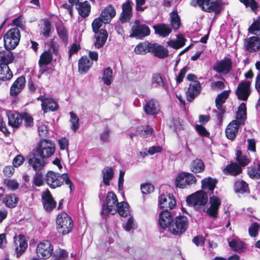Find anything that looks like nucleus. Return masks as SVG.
<instances>
[{"instance_id": "f257e3e1", "label": "nucleus", "mask_w": 260, "mask_h": 260, "mask_svg": "<svg viewBox=\"0 0 260 260\" xmlns=\"http://www.w3.org/2000/svg\"><path fill=\"white\" fill-rule=\"evenodd\" d=\"M246 118V107L244 103H241L236 114V119L232 120L225 129L226 137L230 140H234L238 132L240 125H244Z\"/></svg>"}, {"instance_id": "f03ea898", "label": "nucleus", "mask_w": 260, "mask_h": 260, "mask_svg": "<svg viewBox=\"0 0 260 260\" xmlns=\"http://www.w3.org/2000/svg\"><path fill=\"white\" fill-rule=\"evenodd\" d=\"M44 180L47 184L53 189L60 187L65 182L66 184L69 185L71 191L72 190V183L68 174L64 173L61 175L49 171L46 174Z\"/></svg>"}, {"instance_id": "7ed1b4c3", "label": "nucleus", "mask_w": 260, "mask_h": 260, "mask_svg": "<svg viewBox=\"0 0 260 260\" xmlns=\"http://www.w3.org/2000/svg\"><path fill=\"white\" fill-rule=\"evenodd\" d=\"M190 4L196 7L199 6L202 10L207 12H215L216 14H219L225 5L222 0H192Z\"/></svg>"}, {"instance_id": "20e7f679", "label": "nucleus", "mask_w": 260, "mask_h": 260, "mask_svg": "<svg viewBox=\"0 0 260 260\" xmlns=\"http://www.w3.org/2000/svg\"><path fill=\"white\" fill-rule=\"evenodd\" d=\"M186 202L192 206L196 210L200 212L205 211V207L208 202V196L203 190L198 191L188 196Z\"/></svg>"}, {"instance_id": "39448f33", "label": "nucleus", "mask_w": 260, "mask_h": 260, "mask_svg": "<svg viewBox=\"0 0 260 260\" xmlns=\"http://www.w3.org/2000/svg\"><path fill=\"white\" fill-rule=\"evenodd\" d=\"M72 218L66 213L62 212L58 215L56 219V229L58 232L63 235L70 233L73 227Z\"/></svg>"}, {"instance_id": "423d86ee", "label": "nucleus", "mask_w": 260, "mask_h": 260, "mask_svg": "<svg viewBox=\"0 0 260 260\" xmlns=\"http://www.w3.org/2000/svg\"><path fill=\"white\" fill-rule=\"evenodd\" d=\"M188 225V221L186 217L177 216L169 224V231L174 235H180L186 231Z\"/></svg>"}, {"instance_id": "0eeeda50", "label": "nucleus", "mask_w": 260, "mask_h": 260, "mask_svg": "<svg viewBox=\"0 0 260 260\" xmlns=\"http://www.w3.org/2000/svg\"><path fill=\"white\" fill-rule=\"evenodd\" d=\"M20 39V33L18 28L9 30L4 37V45L7 50H12L18 45Z\"/></svg>"}, {"instance_id": "6e6552de", "label": "nucleus", "mask_w": 260, "mask_h": 260, "mask_svg": "<svg viewBox=\"0 0 260 260\" xmlns=\"http://www.w3.org/2000/svg\"><path fill=\"white\" fill-rule=\"evenodd\" d=\"M55 149V145L51 141L44 139L38 144L33 151L47 160L53 154Z\"/></svg>"}, {"instance_id": "1a4fd4ad", "label": "nucleus", "mask_w": 260, "mask_h": 260, "mask_svg": "<svg viewBox=\"0 0 260 260\" xmlns=\"http://www.w3.org/2000/svg\"><path fill=\"white\" fill-rule=\"evenodd\" d=\"M229 95V92L228 90H225L219 94L215 99L217 110H214V112L216 113V118L219 124L222 123L223 116L225 112V107L222 105L225 102Z\"/></svg>"}, {"instance_id": "9d476101", "label": "nucleus", "mask_w": 260, "mask_h": 260, "mask_svg": "<svg viewBox=\"0 0 260 260\" xmlns=\"http://www.w3.org/2000/svg\"><path fill=\"white\" fill-rule=\"evenodd\" d=\"M118 203L115 194L113 192H109L107 196L106 204L103 205L102 210L101 212V215L105 216L108 213L114 214Z\"/></svg>"}, {"instance_id": "9b49d317", "label": "nucleus", "mask_w": 260, "mask_h": 260, "mask_svg": "<svg viewBox=\"0 0 260 260\" xmlns=\"http://www.w3.org/2000/svg\"><path fill=\"white\" fill-rule=\"evenodd\" d=\"M28 162L36 172H40L43 170L48 163L47 160L46 158L34 151L29 154Z\"/></svg>"}, {"instance_id": "f8f14e48", "label": "nucleus", "mask_w": 260, "mask_h": 260, "mask_svg": "<svg viewBox=\"0 0 260 260\" xmlns=\"http://www.w3.org/2000/svg\"><path fill=\"white\" fill-rule=\"evenodd\" d=\"M130 37L142 39L150 35V30L146 24H141L139 20H136L131 28Z\"/></svg>"}, {"instance_id": "ddd939ff", "label": "nucleus", "mask_w": 260, "mask_h": 260, "mask_svg": "<svg viewBox=\"0 0 260 260\" xmlns=\"http://www.w3.org/2000/svg\"><path fill=\"white\" fill-rule=\"evenodd\" d=\"M197 181L196 177L192 174L182 172L178 175L176 178L175 184L177 187L184 188Z\"/></svg>"}, {"instance_id": "4468645a", "label": "nucleus", "mask_w": 260, "mask_h": 260, "mask_svg": "<svg viewBox=\"0 0 260 260\" xmlns=\"http://www.w3.org/2000/svg\"><path fill=\"white\" fill-rule=\"evenodd\" d=\"M36 252L39 258L47 259L52 255L53 247L50 241H43L38 244Z\"/></svg>"}, {"instance_id": "2eb2a0df", "label": "nucleus", "mask_w": 260, "mask_h": 260, "mask_svg": "<svg viewBox=\"0 0 260 260\" xmlns=\"http://www.w3.org/2000/svg\"><path fill=\"white\" fill-rule=\"evenodd\" d=\"M250 81H242L240 82L235 91V93L239 100L247 101L251 93Z\"/></svg>"}, {"instance_id": "dca6fc26", "label": "nucleus", "mask_w": 260, "mask_h": 260, "mask_svg": "<svg viewBox=\"0 0 260 260\" xmlns=\"http://www.w3.org/2000/svg\"><path fill=\"white\" fill-rule=\"evenodd\" d=\"M158 204L160 208L164 209V211H168L176 206V202L173 195L163 194L159 198Z\"/></svg>"}, {"instance_id": "f3484780", "label": "nucleus", "mask_w": 260, "mask_h": 260, "mask_svg": "<svg viewBox=\"0 0 260 260\" xmlns=\"http://www.w3.org/2000/svg\"><path fill=\"white\" fill-rule=\"evenodd\" d=\"M122 12L119 17V20L122 23L129 21L133 16L132 2L131 0H127L122 5Z\"/></svg>"}, {"instance_id": "a211bd4d", "label": "nucleus", "mask_w": 260, "mask_h": 260, "mask_svg": "<svg viewBox=\"0 0 260 260\" xmlns=\"http://www.w3.org/2000/svg\"><path fill=\"white\" fill-rule=\"evenodd\" d=\"M209 203L210 207L207 209L206 212L210 217L216 218L221 205L220 200L218 197L213 196L210 198Z\"/></svg>"}, {"instance_id": "6ab92c4d", "label": "nucleus", "mask_w": 260, "mask_h": 260, "mask_svg": "<svg viewBox=\"0 0 260 260\" xmlns=\"http://www.w3.org/2000/svg\"><path fill=\"white\" fill-rule=\"evenodd\" d=\"M232 69V61L229 58H225L216 62L213 66V69L217 73L226 75Z\"/></svg>"}, {"instance_id": "aec40b11", "label": "nucleus", "mask_w": 260, "mask_h": 260, "mask_svg": "<svg viewBox=\"0 0 260 260\" xmlns=\"http://www.w3.org/2000/svg\"><path fill=\"white\" fill-rule=\"evenodd\" d=\"M42 200L43 207L46 211L50 212L56 207V202L49 190L47 189L42 193Z\"/></svg>"}, {"instance_id": "412c9836", "label": "nucleus", "mask_w": 260, "mask_h": 260, "mask_svg": "<svg viewBox=\"0 0 260 260\" xmlns=\"http://www.w3.org/2000/svg\"><path fill=\"white\" fill-rule=\"evenodd\" d=\"M37 100L42 102V108L44 113L49 110L54 111L58 109L57 104L51 98H47L44 95L40 96Z\"/></svg>"}, {"instance_id": "4be33fe9", "label": "nucleus", "mask_w": 260, "mask_h": 260, "mask_svg": "<svg viewBox=\"0 0 260 260\" xmlns=\"http://www.w3.org/2000/svg\"><path fill=\"white\" fill-rule=\"evenodd\" d=\"M14 243L16 256L19 257L26 250L27 243L25 237L21 235L14 238Z\"/></svg>"}, {"instance_id": "5701e85b", "label": "nucleus", "mask_w": 260, "mask_h": 260, "mask_svg": "<svg viewBox=\"0 0 260 260\" xmlns=\"http://www.w3.org/2000/svg\"><path fill=\"white\" fill-rule=\"evenodd\" d=\"M8 124L14 128H18L22 124V113L11 111H7Z\"/></svg>"}, {"instance_id": "b1692460", "label": "nucleus", "mask_w": 260, "mask_h": 260, "mask_svg": "<svg viewBox=\"0 0 260 260\" xmlns=\"http://www.w3.org/2000/svg\"><path fill=\"white\" fill-rule=\"evenodd\" d=\"M153 133V128L148 125H145L138 126L135 133H130L129 135L132 139L137 135H139L143 138H147L151 136Z\"/></svg>"}, {"instance_id": "393cba45", "label": "nucleus", "mask_w": 260, "mask_h": 260, "mask_svg": "<svg viewBox=\"0 0 260 260\" xmlns=\"http://www.w3.org/2000/svg\"><path fill=\"white\" fill-rule=\"evenodd\" d=\"M150 47V52L159 58H165L169 55V51L162 45L153 43Z\"/></svg>"}, {"instance_id": "a878e982", "label": "nucleus", "mask_w": 260, "mask_h": 260, "mask_svg": "<svg viewBox=\"0 0 260 260\" xmlns=\"http://www.w3.org/2000/svg\"><path fill=\"white\" fill-rule=\"evenodd\" d=\"M244 44L246 50L254 52L259 48L260 39L257 36H253L246 39Z\"/></svg>"}, {"instance_id": "bb28decb", "label": "nucleus", "mask_w": 260, "mask_h": 260, "mask_svg": "<svg viewBox=\"0 0 260 260\" xmlns=\"http://www.w3.org/2000/svg\"><path fill=\"white\" fill-rule=\"evenodd\" d=\"M25 82V78L24 76H21L18 77L11 87L10 94L12 96L18 95L24 88Z\"/></svg>"}, {"instance_id": "cd10ccee", "label": "nucleus", "mask_w": 260, "mask_h": 260, "mask_svg": "<svg viewBox=\"0 0 260 260\" xmlns=\"http://www.w3.org/2000/svg\"><path fill=\"white\" fill-rule=\"evenodd\" d=\"M201 89V84L199 81L190 83L186 93L187 100L192 101L200 93Z\"/></svg>"}, {"instance_id": "c85d7f7f", "label": "nucleus", "mask_w": 260, "mask_h": 260, "mask_svg": "<svg viewBox=\"0 0 260 260\" xmlns=\"http://www.w3.org/2000/svg\"><path fill=\"white\" fill-rule=\"evenodd\" d=\"M173 217L171 213L168 211H163L159 215L158 222L160 227L166 229L169 226L172 222Z\"/></svg>"}, {"instance_id": "c756f323", "label": "nucleus", "mask_w": 260, "mask_h": 260, "mask_svg": "<svg viewBox=\"0 0 260 260\" xmlns=\"http://www.w3.org/2000/svg\"><path fill=\"white\" fill-rule=\"evenodd\" d=\"M115 15V9L111 5H109L102 11L100 17L103 19L104 23H108Z\"/></svg>"}, {"instance_id": "7c9ffc66", "label": "nucleus", "mask_w": 260, "mask_h": 260, "mask_svg": "<svg viewBox=\"0 0 260 260\" xmlns=\"http://www.w3.org/2000/svg\"><path fill=\"white\" fill-rule=\"evenodd\" d=\"M144 110L146 114L148 115H153L157 114L159 111L157 102L154 99L147 101L144 106Z\"/></svg>"}, {"instance_id": "2f4dec72", "label": "nucleus", "mask_w": 260, "mask_h": 260, "mask_svg": "<svg viewBox=\"0 0 260 260\" xmlns=\"http://www.w3.org/2000/svg\"><path fill=\"white\" fill-rule=\"evenodd\" d=\"M156 34L165 38L168 36L172 32V28L168 24L159 23L153 26Z\"/></svg>"}, {"instance_id": "473e14b6", "label": "nucleus", "mask_w": 260, "mask_h": 260, "mask_svg": "<svg viewBox=\"0 0 260 260\" xmlns=\"http://www.w3.org/2000/svg\"><path fill=\"white\" fill-rule=\"evenodd\" d=\"M217 181L215 179L211 177L205 178L202 180V188L204 191H206L208 193H213Z\"/></svg>"}, {"instance_id": "72a5a7b5", "label": "nucleus", "mask_w": 260, "mask_h": 260, "mask_svg": "<svg viewBox=\"0 0 260 260\" xmlns=\"http://www.w3.org/2000/svg\"><path fill=\"white\" fill-rule=\"evenodd\" d=\"M242 169L237 162H231L223 170L225 174L237 176L242 172Z\"/></svg>"}, {"instance_id": "f704fd0d", "label": "nucleus", "mask_w": 260, "mask_h": 260, "mask_svg": "<svg viewBox=\"0 0 260 260\" xmlns=\"http://www.w3.org/2000/svg\"><path fill=\"white\" fill-rule=\"evenodd\" d=\"M76 8L79 14L83 18L87 17L90 13L91 7L87 1H84L83 3L79 2L76 4Z\"/></svg>"}, {"instance_id": "c9c22d12", "label": "nucleus", "mask_w": 260, "mask_h": 260, "mask_svg": "<svg viewBox=\"0 0 260 260\" xmlns=\"http://www.w3.org/2000/svg\"><path fill=\"white\" fill-rule=\"evenodd\" d=\"M52 25L51 22L48 19H44L41 20L40 25V32L46 38H49L51 33Z\"/></svg>"}, {"instance_id": "e433bc0d", "label": "nucleus", "mask_w": 260, "mask_h": 260, "mask_svg": "<svg viewBox=\"0 0 260 260\" xmlns=\"http://www.w3.org/2000/svg\"><path fill=\"white\" fill-rule=\"evenodd\" d=\"M95 37L96 39L94 44L95 47L97 48H101L105 45L107 39V31L105 29H101L99 32L95 33Z\"/></svg>"}, {"instance_id": "4c0bfd02", "label": "nucleus", "mask_w": 260, "mask_h": 260, "mask_svg": "<svg viewBox=\"0 0 260 260\" xmlns=\"http://www.w3.org/2000/svg\"><path fill=\"white\" fill-rule=\"evenodd\" d=\"M92 65V61L87 56H82L78 62L79 72L81 74H84L87 72Z\"/></svg>"}, {"instance_id": "58836bf2", "label": "nucleus", "mask_w": 260, "mask_h": 260, "mask_svg": "<svg viewBox=\"0 0 260 260\" xmlns=\"http://www.w3.org/2000/svg\"><path fill=\"white\" fill-rule=\"evenodd\" d=\"M13 77V73L8 66L0 64V85L3 82L10 80Z\"/></svg>"}, {"instance_id": "ea45409f", "label": "nucleus", "mask_w": 260, "mask_h": 260, "mask_svg": "<svg viewBox=\"0 0 260 260\" xmlns=\"http://www.w3.org/2000/svg\"><path fill=\"white\" fill-rule=\"evenodd\" d=\"M18 201V199L15 194H6L3 198L2 203L8 208H14L16 206Z\"/></svg>"}, {"instance_id": "a19ab883", "label": "nucleus", "mask_w": 260, "mask_h": 260, "mask_svg": "<svg viewBox=\"0 0 260 260\" xmlns=\"http://www.w3.org/2000/svg\"><path fill=\"white\" fill-rule=\"evenodd\" d=\"M53 60L52 54L50 51L44 52L40 56L39 64L40 67L49 64Z\"/></svg>"}, {"instance_id": "79ce46f5", "label": "nucleus", "mask_w": 260, "mask_h": 260, "mask_svg": "<svg viewBox=\"0 0 260 260\" xmlns=\"http://www.w3.org/2000/svg\"><path fill=\"white\" fill-rule=\"evenodd\" d=\"M170 23L174 30L178 29L181 25L180 18L176 10H174L170 14Z\"/></svg>"}, {"instance_id": "37998d69", "label": "nucleus", "mask_w": 260, "mask_h": 260, "mask_svg": "<svg viewBox=\"0 0 260 260\" xmlns=\"http://www.w3.org/2000/svg\"><path fill=\"white\" fill-rule=\"evenodd\" d=\"M14 60V56L10 51L0 52V64H6L12 63Z\"/></svg>"}, {"instance_id": "c03bdc74", "label": "nucleus", "mask_w": 260, "mask_h": 260, "mask_svg": "<svg viewBox=\"0 0 260 260\" xmlns=\"http://www.w3.org/2000/svg\"><path fill=\"white\" fill-rule=\"evenodd\" d=\"M236 155V160L241 167L246 166L250 162V158L248 154H243L240 150H237Z\"/></svg>"}, {"instance_id": "a18cd8bd", "label": "nucleus", "mask_w": 260, "mask_h": 260, "mask_svg": "<svg viewBox=\"0 0 260 260\" xmlns=\"http://www.w3.org/2000/svg\"><path fill=\"white\" fill-rule=\"evenodd\" d=\"M205 169V165L203 161L197 158L193 160L191 164V171L194 173H198L203 172Z\"/></svg>"}, {"instance_id": "49530a36", "label": "nucleus", "mask_w": 260, "mask_h": 260, "mask_svg": "<svg viewBox=\"0 0 260 260\" xmlns=\"http://www.w3.org/2000/svg\"><path fill=\"white\" fill-rule=\"evenodd\" d=\"M152 86L153 87L160 88H165V83L159 74H153L152 77Z\"/></svg>"}, {"instance_id": "de8ad7c7", "label": "nucleus", "mask_w": 260, "mask_h": 260, "mask_svg": "<svg viewBox=\"0 0 260 260\" xmlns=\"http://www.w3.org/2000/svg\"><path fill=\"white\" fill-rule=\"evenodd\" d=\"M152 44L147 42H143L138 44L135 48V52L138 54H143L150 52V45Z\"/></svg>"}, {"instance_id": "09e8293b", "label": "nucleus", "mask_w": 260, "mask_h": 260, "mask_svg": "<svg viewBox=\"0 0 260 260\" xmlns=\"http://www.w3.org/2000/svg\"><path fill=\"white\" fill-rule=\"evenodd\" d=\"M117 212L121 216H126L129 213L128 204L125 202L118 203L116 206V213Z\"/></svg>"}, {"instance_id": "8fccbe9b", "label": "nucleus", "mask_w": 260, "mask_h": 260, "mask_svg": "<svg viewBox=\"0 0 260 260\" xmlns=\"http://www.w3.org/2000/svg\"><path fill=\"white\" fill-rule=\"evenodd\" d=\"M247 173L249 176L252 179H260V164H258L257 166L248 167Z\"/></svg>"}, {"instance_id": "3c124183", "label": "nucleus", "mask_w": 260, "mask_h": 260, "mask_svg": "<svg viewBox=\"0 0 260 260\" xmlns=\"http://www.w3.org/2000/svg\"><path fill=\"white\" fill-rule=\"evenodd\" d=\"M236 192L244 193L248 191V186L247 183L243 180H237L234 185Z\"/></svg>"}, {"instance_id": "603ef678", "label": "nucleus", "mask_w": 260, "mask_h": 260, "mask_svg": "<svg viewBox=\"0 0 260 260\" xmlns=\"http://www.w3.org/2000/svg\"><path fill=\"white\" fill-rule=\"evenodd\" d=\"M103 182L105 185H109L110 180H111L113 177L114 173L111 168H106L102 171Z\"/></svg>"}, {"instance_id": "864d4df0", "label": "nucleus", "mask_w": 260, "mask_h": 260, "mask_svg": "<svg viewBox=\"0 0 260 260\" xmlns=\"http://www.w3.org/2000/svg\"><path fill=\"white\" fill-rule=\"evenodd\" d=\"M113 78V71L110 68L108 67L105 69L103 71V75L102 77V80L104 84L109 85L112 82Z\"/></svg>"}, {"instance_id": "5fc2aeb1", "label": "nucleus", "mask_w": 260, "mask_h": 260, "mask_svg": "<svg viewBox=\"0 0 260 260\" xmlns=\"http://www.w3.org/2000/svg\"><path fill=\"white\" fill-rule=\"evenodd\" d=\"M68 257L67 251L63 249L55 250L52 255L51 260H66Z\"/></svg>"}, {"instance_id": "6e6d98bb", "label": "nucleus", "mask_w": 260, "mask_h": 260, "mask_svg": "<svg viewBox=\"0 0 260 260\" xmlns=\"http://www.w3.org/2000/svg\"><path fill=\"white\" fill-rule=\"evenodd\" d=\"M248 31L251 34L260 35V16L249 27Z\"/></svg>"}, {"instance_id": "4d7b16f0", "label": "nucleus", "mask_w": 260, "mask_h": 260, "mask_svg": "<svg viewBox=\"0 0 260 260\" xmlns=\"http://www.w3.org/2000/svg\"><path fill=\"white\" fill-rule=\"evenodd\" d=\"M229 246L235 251H238L244 247V243L239 239H233L229 242Z\"/></svg>"}, {"instance_id": "13d9d810", "label": "nucleus", "mask_w": 260, "mask_h": 260, "mask_svg": "<svg viewBox=\"0 0 260 260\" xmlns=\"http://www.w3.org/2000/svg\"><path fill=\"white\" fill-rule=\"evenodd\" d=\"M56 30L59 38L64 43H67L68 38L66 28L62 25H58L56 26Z\"/></svg>"}, {"instance_id": "bf43d9fd", "label": "nucleus", "mask_w": 260, "mask_h": 260, "mask_svg": "<svg viewBox=\"0 0 260 260\" xmlns=\"http://www.w3.org/2000/svg\"><path fill=\"white\" fill-rule=\"evenodd\" d=\"M70 115L71 117L70 122L72 124L71 128L74 132H76L79 127V118L73 112H71Z\"/></svg>"}, {"instance_id": "052dcab7", "label": "nucleus", "mask_w": 260, "mask_h": 260, "mask_svg": "<svg viewBox=\"0 0 260 260\" xmlns=\"http://www.w3.org/2000/svg\"><path fill=\"white\" fill-rule=\"evenodd\" d=\"M13 24L17 27H19L21 30H25L28 34L29 32V29H26L24 25V20L23 16H20L13 20Z\"/></svg>"}, {"instance_id": "680f3d73", "label": "nucleus", "mask_w": 260, "mask_h": 260, "mask_svg": "<svg viewBox=\"0 0 260 260\" xmlns=\"http://www.w3.org/2000/svg\"><path fill=\"white\" fill-rule=\"evenodd\" d=\"M241 3L244 4L246 7H250L251 10L255 13H257L258 4L255 0H239Z\"/></svg>"}, {"instance_id": "e2e57ef3", "label": "nucleus", "mask_w": 260, "mask_h": 260, "mask_svg": "<svg viewBox=\"0 0 260 260\" xmlns=\"http://www.w3.org/2000/svg\"><path fill=\"white\" fill-rule=\"evenodd\" d=\"M103 23H104V22L101 17L95 19L92 23L93 31L94 33L99 32V29L102 26Z\"/></svg>"}, {"instance_id": "0e129e2a", "label": "nucleus", "mask_w": 260, "mask_h": 260, "mask_svg": "<svg viewBox=\"0 0 260 260\" xmlns=\"http://www.w3.org/2000/svg\"><path fill=\"white\" fill-rule=\"evenodd\" d=\"M123 227L127 232H130L136 228V224L132 217H130L125 223H123Z\"/></svg>"}, {"instance_id": "69168bd1", "label": "nucleus", "mask_w": 260, "mask_h": 260, "mask_svg": "<svg viewBox=\"0 0 260 260\" xmlns=\"http://www.w3.org/2000/svg\"><path fill=\"white\" fill-rule=\"evenodd\" d=\"M259 228L260 225L258 223L256 222H253L249 226L248 229L249 235L251 237H256L257 235V232L259 229Z\"/></svg>"}, {"instance_id": "338daca9", "label": "nucleus", "mask_w": 260, "mask_h": 260, "mask_svg": "<svg viewBox=\"0 0 260 260\" xmlns=\"http://www.w3.org/2000/svg\"><path fill=\"white\" fill-rule=\"evenodd\" d=\"M24 120L25 127H31L33 125V118L27 113H22V121Z\"/></svg>"}, {"instance_id": "774afa93", "label": "nucleus", "mask_w": 260, "mask_h": 260, "mask_svg": "<svg viewBox=\"0 0 260 260\" xmlns=\"http://www.w3.org/2000/svg\"><path fill=\"white\" fill-rule=\"evenodd\" d=\"M4 184L8 189L12 190L17 189L19 186L18 183L16 180L12 179L5 180Z\"/></svg>"}]
</instances>
